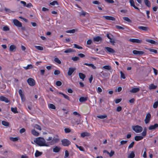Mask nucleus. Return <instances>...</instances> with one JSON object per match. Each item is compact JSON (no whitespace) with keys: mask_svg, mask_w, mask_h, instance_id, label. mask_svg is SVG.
<instances>
[{"mask_svg":"<svg viewBox=\"0 0 158 158\" xmlns=\"http://www.w3.org/2000/svg\"><path fill=\"white\" fill-rule=\"evenodd\" d=\"M57 137H58V136ZM46 140L48 142H46L45 139L43 138L39 137L36 138L34 142L40 146L48 147L57 143L60 140V139L58 137L53 138L52 137L50 136L46 139Z\"/></svg>","mask_w":158,"mask_h":158,"instance_id":"obj_1","label":"nucleus"},{"mask_svg":"<svg viewBox=\"0 0 158 158\" xmlns=\"http://www.w3.org/2000/svg\"><path fill=\"white\" fill-rule=\"evenodd\" d=\"M132 129L136 133L141 132L143 130V128L139 125L133 126L132 127Z\"/></svg>","mask_w":158,"mask_h":158,"instance_id":"obj_2","label":"nucleus"},{"mask_svg":"<svg viewBox=\"0 0 158 158\" xmlns=\"http://www.w3.org/2000/svg\"><path fill=\"white\" fill-rule=\"evenodd\" d=\"M61 141L62 145L64 146H68L71 144L70 141L67 139H64Z\"/></svg>","mask_w":158,"mask_h":158,"instance_id":"obj_3","label":"nucleus"},{"mask_svg":"<svg viewBox=\"0 0 158 158\" xmlns=\"http://www.w3.org/2000/svg\"><path fill=\"white\" fill-rule=\"evenodd\" d=\"M27 83L31 86H33L35 84V81L34 79L31 78H29L27 81Z\"/></svg>","mask_w":158,"mask_h":158,"instance_id":"obj_4","label":"nucleus"},{"mask_svg":"<svg viewBox=\"0 0 158 158\" xmlns=\"http://www.w3.org/2000/svg\"><path fill=\"white\" fill-rule=\"evenodd\" d=\"M13 23L17 27H22L21 23L16 19H14Z\"/></svg>","mask_w":158,"mask_h":158,"instance_id":"obj_5","label":"nucleus"},{"mask_svg":"<svg viewBox=\"0 0 158 158\" xmlns=\"http://www.w3.org/2000/svg\"><path fill=\"white\" fill-rule=\"evenodd\" d=\"M133 53L136 55L141 56L143 55L144 52L142 51H139L136 50H134L132 51Z\"/></svg>","mask_w":158,"mask_h":158,"instance_id":"obj_6","label":"nucleus"},{"mask_svg":"<svg viewBox=\"0 0 158 158\" xmlns=\"http://www.w3.org/2000/svg\"><path fill=\"white\" fill-rule=\"evenodd\" d=\"M19 93L20 95L22 101V102L24 101L25 100L24 95L21 89H19Z\"/></svg>","mask_w":158,"mask_h":158,"instance_id":"obj_7","label":"nucleus"},{"mask_svg":"<svg viewBox=\"0 0 158 158\" xmlns=\"http://www.w3.org/2000/svg\"><path fill=\"white\" fill-rule=\"evenodd\" d=\"M129 41L133 43H140L142 42L141 40L136 39H130L129 40Z\"/></svg>","mask_w":158,"mask_h":158,"instance_id":"obj_8","label":"nucleus"},{"mask_svg":"<svg viewBox=\"0 0 158 158\" xmlns=\"http://www.w3.org/2000/svg\"><path fill=\"white\" fill-rule=\"evenodd\" d=\"M102 18H105L106 20H110L111 21H115V18L114 17L109 16H103Z\"/></svg>","mask_w":158,"mask_h":158,"instance_id":"obj_9","label":"nucleus"},{"mask_svg":"<svg viewBox=\"0 0 158 158\" xmlns=\"http://www.w3.org/2000/svg\"><path fill=\"white\" fill-rule=\"evenodd\" d=\"M75 70L76 69L75 68H69L68 72V75L69 76H71Z\"/></svg>","mask_w":158,"mask_h":158,"instance_id":"obj_10","label":"nucleus"},{"mask_svg":"<svg viewBox=\"0 0 158 158\" xmlns=\"http://www.w3.org/2000/svg\"><path fill=\"white\" fill-rule=\"evenodd\" d=\"M0 101L4 102L6 103H8L10 102L7 98L3 96L0 97Z\"/></svg>","mask_w":158,"mask_h":158,"instance_id":"obj_11","label":"nucleus"},{"mask_svg":"<svg viewBox=\"0 0 158 158\" xmlns=\"http://www.w3.org/2000/svg\"><path fill=\"white\" fill-rule=\"evenodd\" d=\"M129 2L131 6L134 7L136 9L139 10V8L135 5L134 0H129Z\"/></svg>","mask_w":158,"mask_h":158,"instance_id":"obj_12","label":"nucleus"},{"mask_svg":"<svg viewBox=\"0 0 158 158\" xmlns=\"http://www.w3.org/2000/svg\"><path fill=\"white\" fill-rule=\"evenodd\" d=\"M158 127V124L157 123H155L154 125L150 126L149 127V130H154Z\"/></svg>","mask_w":158,"mask_h":158,"instance_id":"obj_13","label":"nucleus"},{"mask_svg":"<svg viewBox=\"0 0 158 158\" xmlns=\"http://www.w3.org/2000/svg\"><path fill=\"white\" fill-rule=\"evenodd\" d=\"M60 147L56 146L53 148V151L54 152L57 153L60 151Z\"/></svg>","mask_w":158,"mask_h":158,"instance_id":"obj_14","label":"nucleus"},{"mask_svg":"<svg viewBox=\"0 0 158 158\" xmlns=\"http://www.w3.org/2000/svg\"><path fill=\"white\" fill-rule=\"evenodd\" d=\"M16 46L13 44L11 45L10 46L9 51L10 52H14L16 49Z\"/></svg>","mask_w":158,"mask_h":158,"instance_id":"obj_15","label":"nucleus"},{"mask_svg":"<svg viewBox=\"0 0 158 158\" xmlns=\"http://www.w3.org/2000/svg\"><path fill=\"white\" fill-rule=\"evenodd\" d=\"M105 49L109 52L110 53H114L115 52L114 50L112 48L109 47H105Z\"/></svg>","mask_w":158,"mask_h":158,"instance_id":"obj_16","label":"nucleus"},{"mask_svg":"<svg viewBox=\"0 0 158 158\" xmlns=\"http://www.w3.org/2000/svg\"><path fill=\"white\" fill-rule=\"evenodd\" d=\"M104 153H106L107 154L109 155V156L110 157H112L114 154V151L111 150L110 152H109L108 151L106 150L104 151Z\"/></svg>","mask_w":158,"mask_h":158,"instance_id":"obj_17","label":"nucleus"},{"mask_svg":"<svg viewBox=\"0 0 158 158\" xmlns=\"http://www.w3.org/2000/svg\"><path fill=\"white\" fill-rule=\"evenodd\" d=\"M139 89L138 88H134L130 90V92L131 93H135L139 91Z\"/></svg>","mask_w":158,"mask_h":158,"instance_id":"obj_18","label":"nucleus"},{"mask_svg":"<svg viewBox=\"0 0 158 158\" xmlns=\"http://www.w3.org/2000/svg\"><path fill=\"white\" fill-rule=\"evenodd\" d=\"M90 135V133L86 132H82L81 134V136L83 138L85 136H89Z\"/></svg>","mask_w":158,"mask_h":158,"instance_id":"obj_19","label":"nucleus"},{"mask_svg":"<svg viewBox=\"0 0 158 158\" xmlns=\"http://www.w3.org/2000/svg\"><path fill=\"white\" fill-rule=\"evenodd\" d=\"M87 97H81L80 98L79 101L80 102H85L87 100Z\"/></svg>","mask_w":158,"mask_h":158,"instance_id":"obj_20","label":"nucleus"},{"mask_svg":"<svg viewBox=\"0 0 158 158\" xmlns=\"http://www.w3.org/2000/svg\"><path fill=\"white\" fill-rule=\"evenodd\" d=\"M79 78L81 79H82L83 81L84 80V79L85 77V75L81 73H79Z\"/></svg>","mask_w":158,"mask_h":158,"instance_id":"obj_21","label":"nucleus"},{"mask_svg":"<svg viewBox=\"0 0 158 158\" xmlns=\"http://www.w3.org/2000/svg\"><path fill=\"white\" fill-rule=\"evenodd\" d=\"M23 68L27 70L30 69H33V67L32 64H28L27 66L23 67Z\"/></svg>","mask_w":158,"mask_h":158,"instance_id":"obj_22","label":"nucleus"},{"mask_svg":"<svg viewBox=\"0 0 158 158\" xmlns=\"http://www.w3.org/2000/svg\"><path fill=\"white\" fill-rule=\"evenodd\" d=\"M138 28L139 29L144 31H147L148 30V27H146L139 26Z\"/></svg>","mask_w":158,"mask_h":158,"instance_id":"obj_23","label":"nucleus"},{"mask_svg":"<svg viewBox=\"0 0 158 158\" xmlns=\"http://www.w3.org/2000/svg\"><path fill=\"white\" fill-rule=\"evenodd\" d=\"M84 65L88 66L89 67H91L93 69H95L96 68V67L93 64H88L87 63H85L84 64Z\"/></svg>","mask_w":158,"mask_h":158,"instance_id":"obj_24","label":"nucleus"},{"mask_svg":"<svg viewBox=\"0 0 158 158\" xmlns=\"http://www.w3.org/2000/svg\"><path fill=\"white\" fill-rule=\"evenodd\" d=\"M143 138L141 136H136L135 137V139L136 141H139L142 140Z\"/></svg>","mask_w":158,"mask_h":158,"instance_id":"obj_25","label":"nucleus"},{"mask_svg":"<svg viewBox=\"0 0 158 158\" xmlns=\"http://www.w3.org/2000/svg\"><path fill=\"white\" fill-rule=\"evenodd\" d=\"M157 87V86L155 85L154 84H151L149 86V88L150 89H155Z\"/></svg>","mask_w":158,"mask_h":158,"instance_id":"obj_26","label":"nucleus"},{"mask_svg":"<svg viewBox=\"0 0 158 158\" xmlns=\"http://www.w3.org/2000/svg\"><path fill=\"white\" fill-rule=\"evenodd\" d=\"M74 50L72 48H69L68 49L64 51V52L65 53H71L74 52Z\"/></svg>","mask_w":158,"mask_h":158,"instance_id":"obj_27","label":"nucleus"},{"mask_svg":"<svg viewBox=\"0 0 158 158\" xmlns=\"http://www.w3.org/2000/svg\"><path fill=\"white\" fill-rule=\"evenodd\" d=\"M42 152H40L37 150L36 151L35 153V156L36 157H38L41 156L42 154Z\"/></svg>","mask_w":158,"mask_h":158,"instance_id":"obj_28","label":"nucleus"},{"mask_svg":"<svg viewBox=\"0 0 158 158\" xmlns=\"http://www.w3.org/2000/svg\"><path fill=\"white\" fill-rule=\"evenodd\" d=\"M11 111L15 114H16L18 113V111L17 110V107H15V108L11 107Z\"/></svg>","mask_w":158,"mask_h":158,"instance_id":"obj_29","label":"nucleus"},{"mask_svg":"<svg viewBox=\"0 0 158 158\" xmlns=\"http://www.w3.org/2000/svg\"><path fill=\"white\" fill-rule=\"evenodd\" d=\"M149 51L152 52V54H154L157 53V50L152 48H149Z\"/></svg>","mask_w":158,"mask_h":158,"instance_id":"obj_30","label":"nucleus"},{"mask_svg":"<svg viewBox=\"0 0 158 158\" xmlns=\"http://www.w3.org/2000/svg\"><path fill=\"white\" fill-rule=\"evenodd\" d=\"M31 133L35 136H38L39 135V133L34 129L32 130Z\"/></svg>","mask_w":158,"mask_h":158,"instance_id":"obj_31","label":"nucleus"},{"mask_svg":"<svg viewBox=\"0 0 158 158\" xmlns=\"http://www.w3.org/2000/svg\"><path fill=\"white\" fill-rule=\"evenodd\" d=\"M60 94L62 95L64 98L66 99L69 101L70 100L69 97L67 95H66L62 92L60 93Z\"/></svg>","mask_w":158,"mask_h":158,"instance_id":"obj_32","label":"nucleus"},{"mask_svg":"<svg viewBox=\"0 0 158 158\" xmlns=\"http://www.w3.org/2000/svg\"><path fill=\"white\" fill-rule=\"evenodd\" d=\"M81 13H80L79 15L80 16H85V15H89V14L86 12L84 11V10H82L81 11Z\"/></svg>","mask_w":158,"mask_h":158,"instance_id":"obj_33","label":"nucleus"},{"mask_svg":"<svg viewBox=\"0 0 158 158\" xmlns=\"http://www.w3.org/2000/svg\"><path fill=\"white\" fill-rule=\"evenodd\" d=\"M103 68L104 69L108 70H110L111 69V67L110 66L108 65H105L103 67Z\"/></svg>","mask_w":158,"mask_h":158,"instance_id":"obj_34","label":"nucleus"},{"mask_svg":"<svg viewBox=\"0 0 158 158\" xmlns=\"http://www.w3.org/2000/svg\"><path fill=\"white\" fill-rule=\"evenodd\" d=\"M2 125L6 127H8L9 126V123L5 121H2Z\"/></svg>","mask_w":158,"mask_h":158,"instance_id":"obj_35","label":"nucleus"},{"mask_svg":"<svg viewBox=\"0 0 158 158\" xmlns=\"http://www.w3.org/2000/svg\"><path fill=\"white\" fill-rule=\"evenodd\" d=\"M135 156V154L133 152H131L128 156V158H133Z\"/></svg>","mask_w":158,"mask_h":158,"instance_id":"obj_36","label":"nucleus"},{"mask_svg":"<svg viewBox=\"0 0 158 158\" xmlns=\"http://www.w3.org/2000/svg\"><path fill=\"white\" fill-rule=\"evenodd\" d=\"M101 39V38L99 36H98L94 38V40L95 41L98 42Z\"/></svg>","mask_w":158,"mask_h":158,"instance_id":"obj_37","label":"nucleus"},{"mask_svg":"<svg viewBox=\"0 0 158 158\" xmlns=\"http://www.w3.org/2000/svg\"><path fill=\"white\" fill-rule=\"evenodd\" d=\"M35 47L38 50L42 51L43 50V48L42 46H35Z\"/></svg>","mask_w":158,"mask_h":158,"instance_id":"obj_38","label":"nucleus"},{"mask_svg":"<svg viewBox=\"0 0 158 158\" xmlns=\"http://www.w3.org/2000/svg\"><path fill=\"white\" fill-rule=\"evenodd\" d=\"M54 61L59 64H60L61 63V61L57 57L54 58Z\"/></svg>","mask_w":158,"mask_h":158,"instance_id":"obj_39","label":"nucleus"},{"mask_svg":"<svg viewBox=\"0 0 158 158\" xmlns=\"http://www.w3.org/2000/svg\"><path fill=\"white\" fill-rule=\"evenodd\" d=\"M149 43H150L151 44H154L155 45H157L158 44V43L156 42L154 40H149Z\"/></svg>","mask_w":158,"mask_h":158,"instance_id":"obj_40","label":"nucleus"},{"mask_svg":"<svg viewBox=\"0 0 158 158\" xmlns=\"http://www.w3.org/2000/svg\"><path fill=\"white\" fill-rule=\"evenodd\" d=\"M48 107L50 109H55L56 107L54 105L52 104H49L48 105Z\"/></svg>","mask_w":158,"mask_h":158,"instance_id":"obj_41","label":"nucleus"},{"mask_svg":"<svg viewBox=\"0 0 158 158\" xmlns=\"http://www.w3.org/2000/svg\"><path fill=\"white\" fill-rule=\"evenodd\" d=\"M123 19L124 20L129 23H131L132 22L131 20L127 17H123Z\"/></svg>","mask_w":158,"mask_h":158,"instance_id":"obj_42","label":"nucleus"},{"mask_svg":"<svg viewBox=\"0 0 158 158\" xmlns=\"http://www.w3.org/2000/svg\"><path fill=\"white\" fill-rule=\"evenodd\" d=\"M2 30L4 31H9L10 30V28L8 26H5L3 27Z\"/></svg>","mask_w":158,"mask_h":158,"instance_id":"obj_43","label":"nucleus"},{"mask_svg":"<svg viewBox=\"0 0 158 158\" xmlns=\"http://www.w3.org/2000/svg\"><path fill=\"white\" fill-rule=\"evenodd\" d=\"M67 33H74L75 32V30L74 29H73L71 30H68L66 32Z\"/></svg>","mask_w":158,"mask_h":158,"instance_id":"obj_44","label":"nucleus"},{"mask_svg":"<svg viewBox=\"0 0 158 158\" xmlns=\"http://www.w3.org/2000/svg\"><path fill=\"white\" fill-rule=\"evenodd\" d=\"M107 117V116L106 115H99V116H97V117L98 118H101V119L105 118H106Z\"/></svg>","mask_w":158,"mask_h":158,"instance_id":"obj_45","label":"nucleus"},{"mask_svg":"<svg viewBox=\"0 0 158 158\" xmlns=\"http://www.w3.org/2000/svg\"><path fill=\"white\" fill-rule=\"evenodd\" d=\"M50 4L52 6H55L56 4L58 5L57 2L56 1H53L52 2H50Z\"/></svg>","mask_w":158,"mask_h":158,"instance_id":"obj_46","label":"nucleus"},{"mask_svg":"<svg viewBox=\"0 0 158 158\" xmlns=\"http://www.w3.org/2000/svg\"><path fill=\"white\" fill-rule=\"evenodd\" d=\"M120 73L121 75V78H123V79H125L126 77L124 73L122 71H120Z\"/></svg>","mask_w":158,"mask_h":158,"instance_id":"obj_47","label":"nucleus"},{"mask_svg":"<svg viewBox=\"0 0 158 158\" xmlns=\"http://www.w3.org/2000/svg\"><path fill=\"white\" fill-rule=\"evenodd\" d=\"M64 131L66 133H68L71 132V130L69 128H65L64 129Z\"/></svg>","mask_w":158,"mask_h":158,"instance_id":"obj_48","label":"nucleus"},{"mask_svg":"<svg viewBox=\"0 0 158 158\" xmlns=\"http://www.w3.org/2000/svg\"><path fill=\"white\" fill-rule=\"evenodd\" d=\"M69 152L68 150H66L65 152V156H64V157L65 158H67L69 156Z\"/></svg>","mask_w":158,"mask_h":158,"instance_id":"obj_49","label":"nucleus"},{"mask_svg":"<svg viewBox=\"0 0 158 158\" xmlns=\"http://www.w3.org/2000/svg\"><path fill=\"white\" fill-rule=\"evenodd\" d=\"M116 28L118 29H122V30H124L125 28L122 27L118 26V25H116L115 26Z\"/></svg>","mask_w":158,"mask_h":158,"instance_id":"obj_50","label":"nucleus"},{"mask_svg":"<svg viewBox=\"0 0 158 158\" xmlns=\"http://www.w3.org/2000/svg\"><path fill=\"white\" fill-rule=\"evenodd\" d=\"M158 106V101L155 102L153 105V107L154 108H156Z\"/></svg>","mask_w":158,"mask_h":158,"instance_id":"obj_51","label":"nucleus"},{"mask_svg":"<svg viewBox=\"0 0 158 158\" xmlns=\"http://www.w3.org/2000/svg\"><path fill=\"white\" fill-rule=\"evenodd\" d=\"M60 72L59 70H56L54 71V74L55 75H58L60 74Z\"/></svg>","mask_w":158,"mask_h":158,"instance_id":"obj_52","label":"nucleus"},{"mask_svg":"<svg viewBox=\"0 0 158 158\" xmlns=\"http://www.w3.org/2000/svg\"><path fill=\"white\" fill-rule=\"evenodd\" d=\"M146 135V129L145 128L144 129L142 133V135L143 136H145Z\"/></svg>","mask_w":158,"mask_h":158,"instance_id":"obj_53","label":"nucleus"},{"mask_svg":"<svg viewBox=\"0 0 158 158\" xmlns=\"http://www.w3.org/2000/svg\"><path fill=\"white\" fill-rule=\"evenodd\" d=\"M74 47L78 49H82L83 48L81 47L80 46L77 44H74Z\"/></svg>","mask_w":158,"mask_h":158,"instance_id":"obj_54","label":"nucleus"},{"mask_svg":"<svg viewBox=\"0 0 158 158\" xmlns=\"http://www.w3.org/2000/svg\"><path fill=\"white\" fill-rule=\"evenodd\" d=\"M10 139L13 141H17L18 139L17 137H10Z\"/></svg>","mask_w":158,"mask_h":158,"instance_id":"obj_55","label":"nucleus"},{"mask_svg":"<svg viewBox=\"0 0 158 158\" xmlns=\"http://www.w3.org/2000/svg\"><path fill=\"white\" fill-rule=\"evenodd\" d=\"M62 84V82L60 81H57L56 82V84L58 86H61Z\"/></svg>","mask_w":158,"mask_h":158,"instance_id":"obj_56","label":"nucleus"},{"mask_svg":"<svg viewBox=\"0 0 158 158\" xmlns=\"http://www.w3.org/2000/svg\"><path fill=\"white\" fill-rule=\"evenodd\" d=\"M79 58L78 57L75 56L74 57H73L72 58V59L74 61H76L79 60Z\"/></svg>","mask_w":158,"mask_h":158,"instance_id":"obj_57","label":"nucleus"},{"mask_svg":"<svg viewBox=\"0 0 158 158\" xmlns=\"http://www.w3.org/2000/svg\"><path fill=\"white\" fill-rule=\"evenodd\" d=\"M104 1L106 2L110 3H113L114 2V1L113 0H104Z\"/></svg>","mask_w":158,"mask_h":158,"instance_id":"obj_58","label":"nucleus"},{"mask_svg":"<svg viewBox=\"0 0 158 158\" xmlns=\"http://www.w3.org/2000/svg\"><path fill=\"white\" fill-rule=\"evenodd\" d=\"M134 142H131L129 145L128 146V148L130 149L132 148L133 147L134 145Z\"/></svg>","mask_w":158,"mask_h":158,"instance_id":"obj_59","label":"nucleus"},{"mask_svg":"<svg viewBox=\"0 0 158 158\" xmlns=\"http://www.w3.org/2000/svg\"><path fill=\"white\" fill-rule=\"evenodd\" d=\"M151 69H153L155 75H156L158 74L157 70L154 68L152 67Z\"/></svg>","mask_w":158,"mask_h":158,"instance_id":"obj_60","label":"nucleus"},{"mask_svg":"<svg viewBox=\"0 0 158 158\" xmlns=\"http://www.w3.org/2000/svg\"><path fill=\"white\" fill-rule=\"evenodd\" d=\"M145 121L146 124L148 123V113L146 115Z\"/></svg>","mask_w":158,"mask_h":158,"instance_id":"obj_61","label":"nucleus"},{"mask_svg":"<svg viewBox=\"0 0 158 158\" xmlns=\"http://www.w3.org/2000/svg\"><path fill=\"white\" fill-rule=\"evenodd\" d=\"M122 100V99L121 98H118L115 100V103L116 104L120 102Z\"/></svg>","mask_w":158,"mask_h":158,"instance_id":"obj_62","label":"nucleus"},{"mask_svg":"<svg viewBox=\"0 0 158 158\" xmlns=\"http://www.w3.org/2000/svg\"><path fill=\"white\" fill-rule=\"evenodd\" d=\"M97 90V92L98 93H100L102 91V89L100 87H98Z\"/></svg>","mask_w":158,"mask_h":158,"instance_id":"obj_63","label":"nucleus"},{"mask_svg":"<svg viewBox=\"0 0 158 158\" xmlns=\"http://www.w3.org/2000/svg\"><path fill=\"white\" fill-rule=\"evenodd\" d=\"M4 10L7 13H11V10L9 9H8L6 7L4 8Z\"/></svg>","mask_w":158,"mask_h":158,"instance_id":"obj_64","label":"nucleus"}]
</instances>
